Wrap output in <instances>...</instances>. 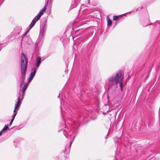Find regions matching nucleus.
I'll list each match as a JSON object with an SVG mask.
<instances>
[{
	"instance_id": "f257e3e1",
	"label": "nucleus",
	"mask_w": 160,
	"mask_h": 160,
	"mask_svg": "<svg viewBox=\"0 0 160 160\" xmlns=\"http://www.w3.org/2000/svg\"><path fill=\"white\" fill-rule=\"evenodd\" d=\"M28 59L26 55L22 53L21 55V72L22 74V82L21 83V86L23 83L25 79L26 72L27 70Z\"/></svg>"
},
{
	"instance_id": "f03ea898",
	"label": "nucleus",
	"mask_w": 160,
	"mask_h": 160,
	"mask_svg": "<svg viewBox=\"0 0 160 160\" xmlns=\"http://www.w3.org/2000/svg\"><path fill=\"white\" fill-rule=\"evenodd\" d=\"M122 73V71H119L116 73L115 76L110 78L108 79L109 81L111 82H112V84H115L114 81L116 84L118 83L121 80V77Z\"/></svg>"
},
{
	"instance_id": "7ed1b4c3",
	"label": "nucleus",
	"mask_w": 160,
	"mask_h": 160,
	"mask_svg": "<svg viewBox=\"0 0 160 160\" xmlns=\"http://www.w3.org/2000/svg\"><path fill=\"white\" fill-rule=\"evenodd\" d=\"M18 101L15 104V108L13 111V114L12 116V119L10 123L9 124V126H10L12 123L17 113V109L19 107V105L20 104V90L19 92H18Z\"/></svg>"
},
{
	"instance_id": "20e7f679",
	"label": "nucleus",
	"mask_w": 160,
	"mask_h": 160,
	"mask_svg": "<svg viewBox=\"0 0 160 160\" xmlns=\"http://www.w3.org/2000/svg\"><path fill=\"white\" fill-rule=\"evenodd\" d=\"M30 29L29 28L25 33L22 36V39L21 42L25 44L27 43L28 44V41L30 40V38L26 35L28 32L29 31Z\"/></svg>"
},
{
	"instance_id": "39448f33",
	"label": "nucleus",
	"mask_w": 160,
	"mask_h": 160,
	"mask_svg": "<svg viewBox=\"0 0 160 160\" xmlns=\"http://www.w3.org/2000/svg\"><path fill=\"white\" fill-rule=\"evenodd\" d=\"M36 73V69L33 68L31 70V72L30 75L28 79V82H30L34 77Z\"/></svg>"
},
{
	"instance_id": "423d86ee",
	"label": "nucleus",
	"mask_w": 160,
	"mask_h": 160,
	"mask_svg": "<svg viewBox=\"0 0 160 160\" xmlns=\"http://www.w3.org/2000/svg\"><path fill=\"white\" fill-rule=\"evenodd\" d=\"M40 18H39V16L38 17L36 16L32 20L31 24L29 25V26L30 28H29L31 29L35 25L36 22L38 21L40 19Z\"/></svg>"
},
{
	"instance_id": "0eeeda50",
	"label": "nucleus",
	"mask_w": 160,
	"mask_h": 160,
	"mask_svg": "<svg viewBox=\"0 0 160 160\" xmlns=\"http://www.w3.org/2000/svg\"><path fill=\"white\" fill-rule=\"evenodd\" d=\"M42 44V42L40 39H38L36 41L35 44V51L38 49V47H41Z\"/></svg>"
},
{
	"instance_id": "6e6552de",
	"label": "nucleus",
	"mask_w": 160,
	"mask_h": 160,
	"mask_svg": "<svg viewBox=\"0 0 160 160\" xmlns=\"http://www.w3.org/2000/svg\"><path fill=\"white\" fill-rule=\"evenodd\" d=\"M73 141H71L69 144L67 145L65 147V151L64 153L66 154H68L70 151L71 146Z\"/></svg>"
},
{
	"instance_id": "1a4fd4ad",
	"label": "nucleus",
	"mask_w": 160,
	"mask_h": 160,
	"mask_svg": "<svg viewBox=\"0 0 160 160\" xmlns=\"http://www.w3.org/2000/svg\"><path fill=\"white\" fill-rule=\"evenodd\" d=\"M44 26L41 29H40L39 36L42 37L43 35L44 32V27L45 26V22L44 23Z\"/></svg>"
},
{
	"instance_id": "9d476101",
	"label": "nucleus",
	"mask_w": 160,
	"mask_h": 160,
	"mask_svg": "<svg viewBox=\"0 0 160 160\" xmlns=\"http://www.w3.org/2000/svg\"><path fill=\"white\" fill-rule=\"evenodd\" d=\"M80 1L81 0H74V2L72 3V7L74 8L77 7Z\"/></svg>"
},
{
	"instance_id": "9b49d317",
	"label": "nucleus",
	"mask_w": 160,
	"mask_h": 160,
	"mask_svg": "<svg viewBox=\"0 0 160 160\" xmlns=\"http://www.w3.org/2000/svg\"><path fill=\"white\" fill-rule=\"evenodd\" d=\"M41 63V58L40 57H38L36 59V65L37 67H38Z\"/></svg>"
},
{
	"instance_id": "f8f14e48",
	"label": "nucleus",
	"mask_w": 160,
	"mask_h": 160,
	"mask_svg": "<svg viewBox=\"0 0 160 160\" xmlns=\"http://www.w3.org/2000/svg\"><path fill=\"white\" fill-rule=\"evenodd\" d=\"M63 134L67 138H69V136H70L71 135V134H68V133H67V131L65 130H64L63 131Z\"/></svg>"
},
{
	"instance_id": "ddd939ff",
	"label": "nucleus",
	"mask_w": 160,
	"mask_h": 160,
	"mask_svg": "<svg viewBox=\"0 0 160 160\" xmlns=\"http://www.w3.org/2000/svg\"><path fill=\"white\" fill-rule=\"evenodd\" d=\"M46 3L45 4V6H44V7L42 9V12H44V11H45L46 10V7L47 6V5L48 4V0H46Z\"/></svg>"
},
{
	"instance_id": "4468645a",
	"label": "nucleus",
	"mask_w": 160,
	"mask_h": 160,
	"mask_svg": "<svg viewBox=\"0 0 160 160\" xmlns=\"http://www.w3.org/2000/svg\"><path fill=\"white\" fill-rule=\"evenodd\" d=\"M29 82H28L26 83L24 85V86L23 87V88H22V91L23 92H25V91L26 90V89H27V87H28V83Z\"/></svg>"
},
{
	"instance_id": "2eb2a0df",
	"label": "nucleus",
	"mask_w": 160,
	"mask_h": 160,
	"mask_svg": "<svg viewBox=\"0 0 160 160\" xmlns=\"http://www.w3.org/2000/svg\"><path fill=\"white\" fill-rule=\"evenodd\" d=\"M107 25L110 26H111L112 24V21L109 19L108 18H107Z\"/></svg>"
},
{
	"instance_id": "dca6fc26",
	"label": "nucleus",
	"mask_w": 160,
	"mask_h": 160,
	"mask_svg": "<svg viewBox=\"0 0 160 160\" xmlns=\"http://www.w3.org/2000/svg\"><path fill=\"white\" fill-rule=\"evenodd\" d=\"M93 18V16L91 15H89L87 16V18L85 19H86V21H90L89 19H92Z\"/></svg>"
},
{
	"instance_id": "f3484780",
	"label": "nucleus",
	"mask_w": 160,
	"mask_h": 160,
	"mask_svg": "<svg viewBox=\"0 0 160 160\" xmlns=\"http://www.w3.org/2000/svg\"><path fill=\"white\" fill-rule=\"evenodd\" d=\"M8 128V126L7 125H5L4 127L3 128L2 130L1 131L3 132L7 130Z\"/></svg>"
},
{
	"instance_id": "a211bd4d",
	"label": "nucleus",
	"mask_w": 160,
	"mask_h": 160,
	"mask_svg": "<svg viewBox=\"0 0 160 160\" xmlns=\"http://www.w3.org/2000/svg\"><path fill=\"white\" fill-rule=\"evenodd\" d=\"M43 13L42 11H40L37 14V16H39V18H40V17L42 16L43 14Z\"/></svg>"
},
{
	"instance_id": "6ab92c4d",
	"label": "nucleus",
	"mask_w": 160,
	"mask_h": 160,
	"mask_svg": "<svg viewBox=\"0 0 160 160\" xmlns=\"http://www.w3.org/2000/svg\"><path fill=\"white\" fill-rule=\"evenodd\" d=\"M17 29V28H15L14 30V32L15 34H18L20 33V31L19 30H18L17 31V32H16V31Z\"/></svg>"
},
{
	"instance_id": "aec40b11",
	"label": "nucleus",
	"mask_w": 160,
	"mask_h": 160,
	"mask_svg": "<svg viewBox=\"0 0 160 160\" xmlns=\"http://www.w3.org/2000/svg\"><path fill=\"white\" fill-rule=\"evenodd\" d=\"M22 98H21V101H22V99L24 98V95H25V92H22Z\"/></svg>"
},
{
	"instance_id": "412c9836",
	"label": "nucleus",
	"mask_w": 160,
	"mask_h": 160,
	"mask_svg": "<svg viewBox=\"0 0 160 160\" xmlns=\"http://www.w3.org/2000/svg\"><path fill=\"white\" fill-rule=\"evenodd\" d=\"M119 18V16H114L113 17V20L114 21L116 20H117L118 18Z\"/></svg>"
},
{
	"instance_id": "4be33fe9",
	"label": "nucleus",
	"mask_w": 160,
	"mask_h": 160,
	"mask_svg": "<svg viewBox=\"0 0 160 160\" xmlns=\"http://www.w3.org/2000/svg\"><path fill=\"white\" fill-rule=\"evenodd\" d=\"M123 83H122V82H120V83L119 86L121 87V90L122 89V85H123Z\"/></svg>"
},
{
	"instance_id": "5701e85b",
	"label": "nucleus",
	"mask_w": 160,
	"mask_h": 160,
	"mask_svg": "<svg viewBox=\"0 0 160 160\" xmlns=\"http://www.w3.org/2000/svg\"><path fill=\"white\" fill-rule=\"evenodd\" d=\"M64 121L63 122V123H62V125L60 126L61 127H64V126H65V125H64Z\"/></svg>"
},
{
	"instance_id": "b1692460",
	"label": "nucleus",
	"mask_w": 160,
	"mask_h": 160,
	"mask_svg": "<svg viewBox=\"0 0 160 160\" xmlns=\"http://www.w3.org/2000/svg\"><path fill=\"white\" fill-rule=\"evenodd\" d=\"M87 3H86V4H89V2H90V0H87Z\"/></svg>"
},
{
	"instance_id": "393cba45",
	"label": "nucleus",
	"mask_w": 160,
	"mask_h": 160,
	"mask_svg": "<svg viewBox=\"0 0 160 160\" xmlns=\"http://www.w3.org/2000/svg\"><path fill=\"white\" fill-rule=\"evenodd\" d=\"M2 133L3 132H2V131H1L0 132V136L2 135Z\"/></svg>"
},
{
	"instance_id": "a878e982",
	"label": "nucleus",
	"mask_w": 160,
	"mask_h": 160,
	"mask_svg": "<svg viewBox=\"0 0 160 160\" xmlns=\"http://www.w3.org/2000/svg\"><path fill=\"white\" fill-rule=\"evenodd\" d=\"M123 15V14L121 15H120L119 16H118L119 18H121V17Z\"/></svg>"
},
{
	"instance_id": "bb28decb",
	"label": "nucleus",
	"mask_w": 160,
	"mask_h": 160,
	"mask_svg": "<svg viewBox=\"0 0 160 160\" xmlns=\"http://www.w3.org/2000/svg\"><path fill=\"white\" fill-rule=\"evenodd\" d=\"M139 8H138L137 9L135 10H134V11H137V10H139Z\"/></svg>"
},
{
	"instance_id": "cd10ccee",
	"label": "nucleus",
	"mask_w": 160,
	"mask_h": 160,
	"mask_svg": "<svg viewBox=\"0 0 160 160\" xmlns=\"http://www.w3.org/2000/svg\"><path fill=\"white\" fill-rule=\"evenodd\" d=\"M60 96V93H59V95L58 96V98H59Z\"/></svg>"
},
{
	"instance_id": "c85d7f7f",
	"label": "nucleus",
	"mask_w": 160,
	"mask_h": 160,
	"mask_svg": "<svg viewBox=\"0 0 160 160\" xmlns=\"http://www.w3.org/2000/svg\"><path fill=\"white\" fill-rule=\"evenodd\" d=\"M14 145L15 147L16 148L17 147L16 145L15 144Z\"/></svg>"
},
{
	"instance_id": "c756f323",
	"label": "nucleus",
	"mask_w": 160,
	"mask_h": 160,
	"mask_svg": "<svg viewBox=\"0 0 160 160\" xmlns=\"http://www.w3.org/2000/svg\"><path fill=\"white\" fill-rule=\"evenodd\" d=\"M134 12V10H133V11H131V12Z\"/></svg>"
},
{
	"instance_id": "7c9ffc66",
	"label": "nucleus",
	"mask_w": 160,
	"mask_h": 160,
	"mask_svg": "<svg viewBox=\"0 0 160 160\" xmlns=\"http://www.w3.org/2000/svg\"><path fill=\"white\" fill-rule=\"evenodd\" d=\"M143 8V7H142H142H141V8Z\"/></svg>"
},
{
	"instance_id": "2f4dec72",
	"label": "nucleus",
	"mask_w": 160,
	"mask_h": 160,
	"mask_svg": "<svg viewBox=\"0 0 160 160\" xmlns=\"http://www.w3.org/2000/svg\"><path fill=\"white\" fill-rule=\"evenodd\" d=\"M15 141H14V143H15Z\"/></svg>"
},
{
	"instance_id": "473e14b6",
	"label": "nucleus",
	"mask_w": 160,
	"mask_h": 160,
	"mask_svg": "<svg viewBox=\"0 0 160 160\" xmlns=\"http://www.w3.org/2000/svg\"><path fill=\"white\" fill-rule=\"evenodd\" d=\"M75 136H74L73 138H75Z\"/></svg>"
},
{
	"instance_id": "72a5a7b5",
	"label": "nucleus",
	"mask_w": 160,
	"mask_h": 160,
	"mask_svg": "<svg viewBox=\"0 0 160 160\" xmlns=\"http://www.w3.org/2000/svg\"><path fill=\"white\" fill-rule=\"evenodd\" d=\"M1 49L0 48V51L1 50Z\"/></svg>"
},
{
	"instance_id": "f704fd0d",
	"label": "nucleus",
	"mask_w": 160,
	"mask_h": 160,
	"mask_svg": "<svg viewBox=\"0 0 160 160\" xmlns=\"http://www.w3.org/2000/svg\"><path fill=\"white\" fill-rule=\"evenodd\" d=\"M49 1V0H48V1Z\"/></svg>"
}]
</instances>
